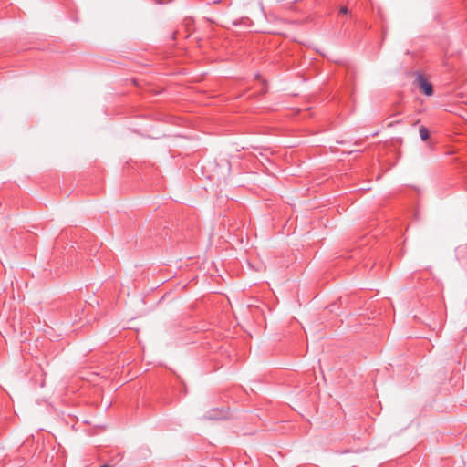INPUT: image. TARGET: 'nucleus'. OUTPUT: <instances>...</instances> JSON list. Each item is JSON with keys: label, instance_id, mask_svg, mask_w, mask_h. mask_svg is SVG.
Here are the masks:
<instances>
[{"label": "nucleus", "instance_id": "nucleus-3", "mask_svg": "<svg viewBox=\"0 0 467 467\" xmlns=\"http://www.w3.org/2000/svg\"><path fill=\"white\" fill-rule=\"evenodd\" d=\"M419 131L420 136L423 141H426L430 138V131L426 127L421 126Z\"/></svg>", "mask_w": 467, "mask_h": 467}, {"label": "nucleus", "instance_id": "nucleus-1", "mask_svg": "<svg viewBox=\"0 0 467 467\" xmlns=\"http://www.w3.org/2000/svg\"><path fill=\"white\" fill-rule=\"evenodd\" d=\"M415 84L426 96H431L433 94V87L431 83L429 82L422 74L417 75Z\"/></svg>", "mask_w": 467, "mask_h": 467}, {"label": "nucleus", "instance_id": "nucleus-4", "mask_svg": "<svg viewBox=\"0 0 467 467\" xmlns=\"http://www.w3.org/2000/svg\"><path fill=\"white\" fill-rule=\"evenodd\" d=\"M348 7H347V6H342V7L340 8V10H339V13H340V14H344V15H346V14H348Z\"/></svg>", "mask_w": 467, "mask_h": 467}, {"label": "nucleus", "instance_id": "nucleus-5", "mask_svg": "<svg viewBox=\"0 0 467 467\" xmlns=\"http://www.w3.org/2000/svg\"><path fill=\"white\" fill-rule=\"evenodd\" d=\"M99 467H113L112 465H109V464H104V465H101Z\"/></svg>", "mask_w": 467, "mask_h": 467}, {"label": "nucleus", "instance_id": "nucleus-2", "mask_svg": "<svg viewBox=\"0 0 467 467\" xmlns=\"http://www.w3.org/2000/svg\"><path fill=\"white\" fill-rule=\"evenodd\" d=\"M226 417H227V412L223 410H218V409L211 410L204 415L205 419L213 420H223V419H226Z\"/></svg>", "mask_w": 467, "mask_h": 467}]
</instances>
